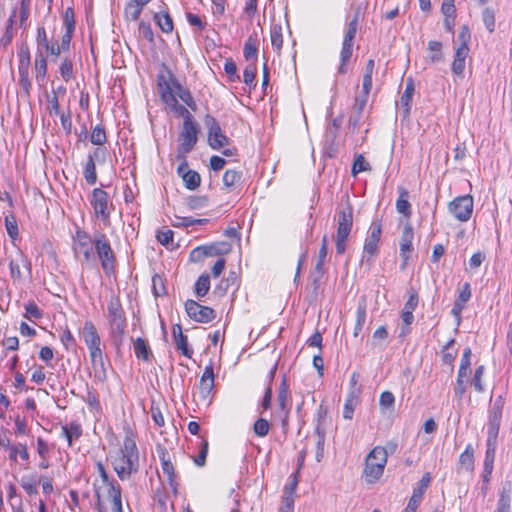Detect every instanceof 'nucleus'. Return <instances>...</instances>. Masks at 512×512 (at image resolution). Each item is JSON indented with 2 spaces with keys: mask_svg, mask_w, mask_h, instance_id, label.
Segmentation results:
<instances>
[{
  "mask_svg": "<svg viewBox=\"0 0 512 512\" xmlns=\"http://www.w3.org/2000/svg\"><path fill=\"white\" fill-rule=\"evenodd\" d=\"M8 460L11 465H17L20 462L28 464L30 462V452L25 443H15L8 452Z\"/></svg>",
  "mask_w": 512,
  "mask_h": 512,
  "instance_id": "obj_25",
  "label": "nucleus"
},
{
  "mask_svg": "<svg viewBox=\"0 0 512 512\" xmlns=\"http://www.w3.org/2000/svg\"><path fill=\"white\" fill-rule=\"evenodd\" d=\"M95 252L104 274L108 277L115 274L116 255L106 234H95Z\"/></svg>",
  "mask_w": 512,
  "mask_h": 512,
  "instance_id": "obj_10",
  "label": "nucleus"
},
{
  "mask_svg": "<svg viewBox=\"0 0 512 512\" xmlns=\"http://www.w3.org/2000/svg\"><path fill=\"white\" fill-rule=\"evenodd\" d=\"M208 248L211 252V256H217L228 254L231 251L232 246L228 242L221 241L208 245Z\"/></svg>",
  "mask_w": 512,
  "mask_h": 512,
  "instance_id": "obj_60",
  "label": "nucleus"
},
{
  "mask_svg": "<svg viewBox=\"0 0 512 512\" xmlns=\"http://www.w3.org/2000/svg\"><path fill=\"white\" fill-rule=\"evenodd\" d=\"M367 311H366V302L363 300L358 304L357 310H356V319L355 324L353 328V336L355 338H358L362 332V329L364 327L365 321H366Z\"/></svg>",
  "mask_w": 512,
  "mask_h": 512,
  "instance_id": "obj_41",
  "label": "nucleus"
},
{
  "mask_svg": "<svg viewBox=\"0 0 512 512\" xmlns=\"http://www.w3.org/2000/svg\"><path fill=\"white\" fill-rule=\"evenodd\" d=\"M85 402L90 412L99 413L101 410V404L99 396L95 389H88L85 396Z\"/></svg>",
  "mask_w": 512,
  "mask_h": 512,
  "instance_id": "obj_51",
  "label": "nucleus"
},
{
  "mask_svg": "<svg viewBox=\"0 0 512 512\" xmlns=\"http://www.w3.org/2000/svg\"><path fill=\"white\" fill-rule=\"evenodd\" d=\"M95 236L82 228H77L72 238V250L75 257L80 258L82 265L89 264L94 260Z\"/></svg>",
  "mask_w": 512,
  "mask_h": 512,
  "instance_id": "obj_12",
  "label": "nucleus"
},
{
  "mask_svg": "<svg viewBox=\"0 0 512 512\" xmlns=\"http://www.w3.org/2000/svg\"><path fill=\"white\" fill-rule=\"evenodd\" d=\"M82 433V425L78 421H71L61 426L60 437L65 438L68 447H72L74 442L80 439Z\"/></svg>",
  "mask_w": 512,
  "mask_h": 512,
  "instance_id": "obj_26",
  "label": "nucleus"
},
{
  "mask_svg": "<svg viewBox=\"0 0 512 512\" xmlns=\"http://www.w3.org/2000/svg\"><path fill=\"white\" fill-rule=\"evenodd\" d=\"M210 254L208 245L198 246L190 252L189 259L192 262H200L205 257L211 256Z\"/></svg>",
  "mask_w": 512,
  "mask_h": 512,
  "instance_id": "obj_63",
  "label": "nucleus"
},
{
  "mask_svg": "<svg viewBox=\"0 0 512 512\" xmlns=\"http://www.w3.org/2000/svg\"><path fill=\"white\" fill-rule=\"evenodd\" d=\"M504 398L502 396H498L489 410L488 415V429H487V437L488 438H496L498 439L502 414L504 409Z\"/></svg>",
  "mask_w": 512,
  "mask_h": 512,
  "instance_id": "obj_16",
  "label": "nucleus"
},
{
  "mask_svg": "<svg viewBox=\"0 0 512 512\" xmlns=\"http://www.w3.org/2000/svg\"><path fill=\"white\" fill-rule=\"evenodd\" d=\"M258 45V36L254 32L248 36L243 48V56L248 63H257Z\"/></svg>",
  "mask_w": 512,
  "mask_h": 512,
  "instance_id": "obj_32",
  "label": "nucleus"
},
{
  "mask_svg": "<svg viewBox=\"0 0 512 512\" xmlns=\"http://www.w3.org/2000/svg\"><path fill=\"white\" fill-rule=\"evenodd\" d=\"M96 468L98 477L93 481V491L97 512H124L120 484L109 476L101 461L96 463Z\"/></svg>",
  "mask_w": 512,
  "mask_h": 512,
  "instance_id": "obj_2",
  "label": "nucleus"
},
{
  "mask_svg": "<svg viewBox=\"0 0 512 512\" xmlns=\"http://www.w3.org/2000/svg\"><path fill=\"white\" fill-rule=\"evenodd\" d=\"M90 141L97 146H102L107 142L106 131L103 125L98 124L92 129Z\"/></svg>",
  "mask_w": 512,
  "mask_h": 512,
  "instance_id": "obj_53",
  "label": "nucleus"
},
{
  "mask_svg": "<svg viewBox=\"0 0 512 512\" xmlns=\"http://www.w3.org/2000/svg\"><path fill=\"white\" fill-rule=\"evenodd\" d=\"M31 370H32L31 381L37 385L43 384L46 379V371H45L44 366H42L40 364H34L31 367Z\"/></svg>",
  "mask_w": 512,
  "mask_h": 512,
  "instance_id": "obj_62",
  "label": "nucleus"
},
{
  "mask_svg": "<svg viewBox=\"0 0 512 512\" xmlns=\"http://www.w3.org/2000/svg\"><path fill=\"white\" fill-rule=\"evenodd\" d=\"M243 173L238 169H228L224 172L222 183L228 192H234L241 187Z\"/></svg>",
  "mask_w": 512,
  "mask_h": 512,
  "instance_id": "obj_28",
  "label": "nucleus"
},
{
  "mask_svg": "<svg viewBox=\"0 0 512 512\" xmlns=\"http://www.w3.org/2000/svg\"><path fill=\"white\" fill-rule=\"evenodd\" d=\"M379 242L365 238L363 251L361 255V263L371 266L379 254Z\"/></svg>",
  "mask_w": 512,
  "mask_h": 512,
  "instance_id": "obj_31",
  "label": "nucleus"
},
{
  "mask_svg": "<svg viewBox=\"0 0 512 512\" xmlns=\"http://www.w3.org/2000/svg\"><path fill=\"white\" fill-rule=\"evenodd\" d=\"M270 41L273 50L277 55H281V50L284 43L283 27L280 23H272L270 26Z\"/></svg>",
  "mask_w": 512,
  "mask_h": 512,
  "instance_id": "obj_37",
  "label": "nucleus"
},
{
  "mask_svg": "<svg viewBox=\"0 0 512 512\" xmlns=\"http://www.w3.org/2000/svg\"><path fill=\"white\" fill-rule=\"evenodd\" d=\"M159 458L161 462V469L163 474L167 477L168 483L172 488L174 495L178 493V482L177 476L175 473L174 465L170 460L169 454L166 450H161L159 452Z\"/></svg>",
  "mask_w": 512,
  "mask_h": 512,
  "instance_id": "obj_23",
  "label": "nucleus"
},
{
  "mask_svg": "<svg viewBox=\"0 0 512 512\" xmlns=\"http://www.w3.org/2000/svg\"><path fill=\"white\" fill-rule=\"evenodd\" d=\"M413 239H414V231L411 225L407 224L404 226L400 238V257L401 264L400 268L402 270L406 269L408 262L411 258V253L413 251Z\"/></svg>",
  "mask_w": 512,
  "mask_h": 512,
  "instance_id": "obj_18",
  "label": "nucleus"
},
{
  "mask_svg": "<svg viewBox=\"0 0 512 512\" xmlns=\"http://www.w3.org/2000/svg\"><path fill=\"white\" fill-rule=\"evenodd\" d=\"M473 207L471 195L458 196L449 203V211L460 222H466L471 218Z\"/></svg>",
  "mask_w": 512,
  "mask_h": 512,
  "instance_id": "obj_15",
  "label": "nucleus"
},
{
  "mask_svg": "<svg viewBox=\"0 0 512 512\" xmlns=\"http://www.w3.org/2000/svg\"><path fill=\"white\" fill-rule=\"evenodd\" d=\"M353 228V206L349 201L347 205L337 212V230L335 235V250L338 255H343L347 249Z\"/></svg>",
  "mask_w": 512,
  "mask_h": 512,
  "instance_id": "obj_6",
  "label": "nucleus"
},
{
  "mask_svg": "<svg viewBox=\"0 0 512 512\" xmlns=\"http://www.w3.org/2000/svg\"><path fill=\"white\" fill-rule=\"evenodd\" d=\"M471 355H472L471 348H469V347L465 348V350L462 354V357H461V361H460V365H459V369H458V373H457V374H460V377H468L469 376L470 366H471Z\"/></svg>",
  "mask_w": 512,
  "mask_h": 512,
  "instance_id": "obj_52",
  "label": "nucleus"
},
{
  "mask_svg": "<svg viewBox=\"0 0 512 512\" xmlns=\"http://www.w3.org/2000/svg\"><path fill=\"white\" fill-rule=\"evenodd\" d=\"M496 446H497V439L487 437L486 452H485V459H484V472L488 476H490L493 471L494 460H495V455H496Z\"/></svg>",
  "mask_w": 512,
  "mask_h": 512,
  "instance_id": "obj_35",
  "label": "nucleus"
},
{
  "mask_svg": "<svg viewBox=\"0 0 512 512\" xmlns=\"http://www.w3.org/2000/svg\"><path fill=\"white\" fill-rule=\"evenodd\" d=\"M206 125L208 127V143L214 150H220L229 143L228 137L223 133L216 119L210 115L206 116Z\"/></svg>",
  "mask_w": 512,
  "mask_h": 512,
  "instance_id": "obj_17",
  "label": "nucleus"
},
{
  "mask_svg": "<svg viewBox=\"0 0 512 512\" xmlns=\"http://www.w3.org/2000/svg\"><path fill=\"white\" fill-rule=\"evenodd\" d=\"M475 469L474 449L471 444H468L464 451L460 454L458 459V471L473 473Z\"/></svg>",
  "mask_w": 512,
  "mask_h": 512,
  "instance_id": "obj_30",
  "label": "nucleus"
},
{
  "mask_svg": "<svg viewBox=\"0 0 512 512\" xmlns=\"http://www.w3.org/2000/svg\"><path fill=\"white\" fill-rule=\"evenodd\" d=\"M368 97L369 96L360 94L359 96L355 97V99H354V103L352 106V112H351V115L348 120V127H349V129L352 130V132H355L359 127V124L363 117L364 108L368 101Z\"/></svg>",
  "mask_w": 512,
  "mask_h": 512,
  "instance_id": "obj_24",
  "label": "nucleus"
},
{
  "mask_svg": "<svg viewBox=\"0 0 512 512\" xmlns=\"http://www.w3.org/2000/svg\"><path fill=\"white\" fill-rule=\"evenodd\" d=\"M469 53V46L459 45L455 50L454 60L452 62V72L461 75L465 69L466 58Z\"/></svg>",
  "mask_w": 512,
  "mask_h": 512,
  "instance_id": "obj_33",
  "label": "nucleus"
},
{
  "mask_svg": "<svg viewBox=\"0 0 512 512\" xmlns=\"http://www.w3.org/2000/svg\"><path fill=\"white\" fill-rule=\"evenodd\" d=\"M214 367L210 363L204 367L196 391L193 393V400L198 407H209L214 398Z\"/></svg>",
  "mask_w": 512,
  "mask_h": 512,
  "instance_id": "obj_8",
  "label": "nucleus"
},
{
  "mask_svg": "<svg viewBox=\"0 0 512 512\" xmlns=\"http://www.w3.org/2000/svg\"><path fill=\"white\" fill-rule=\"evenodd\" d=\"M482 20L487 30L492 33L495 30V13L491 8H485L482 12Z\"/></svg>",
  "mask_w": 512,
  "mask_h": 512,
  "instance_id": "obj_64",
  "label": "nucleus"
},
{
  "mask_svg": "<svg viewBox=\"0 0 512 512\" xmlns=\"http://www.w3.org/2000/svg\"><path fill=\"white\" fill-rule=\"evenodd\" d=\"M210 277L207 273L201 274L194 284V294L198 299L205 297L210 290Z\"/></svg>",
  "mask_w": 512,
  "mask_h": 512,
  "instance_id": "obj_43",
  "label": "nucleus"
},
{
  "mask_svg": "<svg viewBox=\"0 0 512 512\" xmlns=\"http://www.w3.org/2000/svg\"><path fill=\"white\" fill-rule=\"evenodd\" d=\"M257 63H248L243 71V82L250 88L255 89L257 82Z\"/></svg>",
  "mask_w": 512,
  "mask_h": 512,
  "instance_id": "obj_48",
  "label": "nucleus"
},
{
  "mask_svg": "<svg viewBox=\"0 0 512 512\" xmlns=\"http://www.w3.org/2000/svg\"><path fill=\"white\" fill-rule=\"evenodd\" d=\"M277 404L280 409L279 417L281 419L282 426L287 427L291 404L289 401V388L285 379L282 380L278 388Z\"/></svg>",
  "mask_w": 512,
  "mask_h": 512,
  "instance_id": "obj_21",
  "label": "nucleus"
},
{
  "mask_svg": "<svg viewBox=\"0 0 512 512\" xmlns=\"http://www.w3.org/2000/svg\"><path fill=\"white\" fill-rule=\"evenodd\" d=\"M428 50L430 52V61L439 62L442 60V43L440 41L432 40L428 42Z\"/></svg>",
  "mask_w": 512,
  "mask_h": 512,
  "instance_id": "obj_59",
  "label": "nucleus"
},
{
  "mask_svg": "<svg viewBox=\"0 0 512 512\" xmlns=\"http://www.w3.org/2000/svg\"><path fill=\"white\" fill-rule=\"evenodd\" d=\"M36 452L39 457L38 468L40 470L48 469L51 466L52 449L49 443L42 437H38L36 440Z\"/></svg>",
  "mask_w": 512,
  "mask_h": 512,
  "instance_id": "obj_27",
  "label": "nucleus"
},
{
  "mask_svg": "<svg viewBox=\"0 0 512 512\" xmlns=\"http://www.w3.org/2000/svg\"><path fill=\"white\" fill-rule=\"evenodd\" d=\"M20 486L30 497L38 494L39 481L34 475L23 476L20 481Z\"/></svg>",
  "mask_w": 512,
  "mask_h": 512,
  "instance_id": "obj_46",
  "label": "nucleus"
},
{
  "mask_svg": "<svg viewBox=\"0 0 512 512\" xmlns=\"http://www.w3.org/2000/svg\"><path fill=\"white\" fill-rule=\"evenodd\" d=\"M359 14L360 12L357 10L353 19L348 23V27L342 43L353 45L358 30Z\"/></svg>",
  "mask_w": 512,
  "mask_h": 512,
  "instance_id": "obj_49",
  "label": "nucleus"
},
{
  "mask_svg": "<svg viewBox=\"0 0 512 512\" xmlns=\"http://www.w3.org/2000/svg\"><path fill=\"white\" fill-rule=\"evenodd\" d=\"M388 453L385 447H374L365 458L363 477L368 484L378 481L387 464Z\"/></svg>",
  "mask_w": 512,
  "mask_h": 512,
  "instance_id": "obj_7",
  "label": "nucleus"
},
{
  "mask_svg": "<svg viewBox=\"0 0 512 512\" xmlns=\"http://www.w3.org/2000/svg\"><path fill=\"white\" fill-rule=\"evenodd\" d=\"M371 166L370 164L365 160L364 156L362 154H358L353 162L351 173L353 176H356L357 174L361 172L370 171Z\"/></svg>",
  "mask_w": 512,
  "mask_h": 512,
  "instance_id": "obj_57",
  "label": "nucleus"
},
{
  "mask_svg": "<svg viewBox=\"0 0 512 512\" xmlns=\"http://www.w3.org/2000/svg\"><path fill=\"white\" fill-rule=\"evenodd\" d=\"M9 269L11 278L20 281L23 278L22 269L31 274V262L21 250H17L10 259Z\"/></svg>",
  "mask_w": 512,
  "mask_h": 512,
  "instance_id": "obj_19",
  "label": "nucleus"
},
{
  "mask_svg": "<svg viewBox=\"0 0 512 512\" xmlns=\"http://www.w3.org/2000/svg\"><path fill=\"white\" fill-rule=\"evenodd\" d=\"M155 237L161 245L169 250H173L177 247L174 243V232L167 227L157 230Z\"/></svg>",
  "mask_w": 512,
  "mask_h": 512,
  "instance_id": "obj_42",
  "label": "nucleus"
},
{
  "mask_svg": "<svg viewBox=\"0 0 512 512\" xmlns=\"http://www.w3.org/2000/svg\"><path fill=\"white\" fill-rule=\"evenodd\" d=\"M111 465L120 480H127L139 469V452L136 445V434L125 427L123 444L110 454Z\"/></svg>",
  "mask_w": 512,
  "mask_h": 512,
  "instance_id": "obj_3",
  "label": "nucleus"
},
{
  "mask_svg": "<svg viewBox=\"0 0 512 512\" xmlns=\"http://www.w3.org/2000/svg\"><path fill=\"white\" fill-rule=\"evenodd\" d=\"M133 349L138 360L145 363H151L154 356L148 341L142 337H138L133 341Z\"/></svg>",
  "mask_w": 512,
  "mask_h": 512,
  "instance_id": "obj_29",
  "label": "nucleus"
},
{
  "mask_svg": "<svg viewBox=\"0 0 512 512\" xmlns=\"http://www.w3.org/2000/svg\"><path fill=\"white\" fill-rule=\"evenodd\" d=\"M152 0H131L129 1L124 9L125 18L130 21H136L139 19L141 12L145 5L150 3Z\"/></svg>",
  "mask_w": 512,
  "mask_h": 512,
  "instance_id": "obj_34",
  "label": "nucleus"
},
{
  "mask_svg": "<svg viewBox=\"0 0 512 512\" xmlns=\"http://www.w3.org/2000/svg\"><path fill=\"white\" fill-rule=\"evenodd\" d=\"M23 317L31 322H36L43 317V312L34 301H29L24 306Z\"/></svg>",
  "mask_w": 512,
  "mask_h": 512,
  "instance_id": "obj_47",
  "label": "nucleus"
},
{
  "mask_svg": "<svg viewBox=\"0 0 512 512\" xmlns=\"http://www.w3.org/2000/svg\"><path fill=\"white\" fill-rule=\"evenodd\" d=\"M223 68H224V72L227 75L228 81H230V82H239L240 81V76L237 73L236 63L231 57L225 59Z\"/></svg>",
  "mask_w": 512,
  "mask_h": 512,
  "instance_id": "obj_55",
  "label": "nucleus"
},
{
  "mask_svg": "<svg viewBox=\"0 0 512 512\" xmlns=\"http://www.w3.org/2000/svg\"><path fill=\"white\" fill-rule=\"evenodd\" d=\"M358 404V396L354 392H350L346 397L343 407V417L351 420L354 415L355 408Z\"/></svg>",
  "mask_w": 512,
  "mask_h": 512,
  "instance_id": "obj_50",
  "label": "nucleus"
},
{
  "mask_svg": "<svg viewBox=\"0 0 512 512\" xmlns=\"http://www.w3.org/2000/svg\"><path fill=\"white\" fill-rule=\"evenodd\" d=\"M180 160V164L177 168V174L184 182V186L188 190H195L201 184V177L198 172L188 169V162L186 158H177Z\"/></svg>",
  "mask_w": 512,
  "mask_h": 512,
  "instance_id": "obj_20",
  "label": "nucleus"
},
{
  "mask_svg": "<svg viewBox=\"0 0 512 512\" xmlns=\"http://www.w3.org/2000/svg\"><path fill=\"white\" fill-rule=\"evenodd\" d=\"M153 19L163 33L169 34L173 31V19L167 10L155 13Z\"/></svg>",
  "mask_w": 512,
  "mask_h": 512,
  "instance_id": "obj_38",
  "label": "nucleus"
},
{
  "mask_svg": "<svg viewBox=\"0 0 512 512\" xmlns=\"http://www.w3.org/2000/svg\"><path fill=\"white\" fill-rule=\"evenodd\" d=\"M107 318L109 336L116 347L123 344L127 328V319L121 300L118 296H111L107 304Z\"/></svg>",
  "mask_w": 512,
  "mask_h": 512,
  "instance_id": "obj_5",
  "label": "nucleus"
},
{
  "mask_svg": "<svg viewBox=\"0 0 512 512\" xmlns=\"http://www.w3.org/2000/svg\"><path fill=\"white\" fill-rule=\"evenodd\" d=\"M172 337L176 349L186 358L191 359L194 354L193 348L188 343V337L184 334L182 325L176 323L172 326Z\"/></svg>",
  "mask_w": 512,
  "mask_h": 512,
  "instance_id": "obj_22",
  "label": "nucleus"
},
{
  "mask_svg": "<svg viewBox=\"0 0 512 512\" xmlns=\"http://www.w3.org/2000/svg\"><path fill=\"white\" fill-rule=\"evenodd\" d=\"M62 51L58 41H51L44 49H37L34 56L33 72L35 81L39 86L42 87L47 82L48 64L45 53L46 55L58 57Z\"/></svg>",
  "mask_w": 512,
  "mask_h": 512,
  "instance_id": "obj_9",
  "label": "nucleus"
},
{
  "mask_svg": "<svg viewBox=\"0 0 512 512\" xmlns=\"http://www.w3.org/2000/svg\"><path fill=\"white\" fill-rule=\"evenodd\" d=\"M511 506V485L508 483L503 486L499 492L497 507L495 512H510Z\"/></svg>",
  "mask_w": 512,
  "mask_h": 512,
  "instance_id": "obj_39",
  "label": "nucleus"
},
{
  "mask_svg": "<svg viewBox=\"0 0 512 512\" xmlns=\"http://www.w3.org/2000/svg\"><path fill=\"white\" fill-rule=\"evenodd\" d=\"M83 175L88 185H94L97 182L96 165L92 155H89L84 165Z\"/></svg>",
  "mask_w": 512,
  "mask_h": 512,
  "instance_id": "obj_45",
  "label": "nucleus"
},
{
  "mask_svg": "<svg viewBox=\"0 0 512 512\" xmlns=\"http://www.w3.org/2000/svg\"><path fill=\"white\" fill-rule=\"evenodd\" d=\"M398 198L396 200V210L406 218L412 215L411 204L409 202V192L403 187L398 188Z\"/></svg>",
  "mask_w": 512,
  "mask_h": 512,
  "instance_id": "obj_36",
  "label": "nucleus"
},
{
  "mask_svg": "<svg viewBox=\"0 0 512 512\" xmlns=\"http://www.w3.org/2000/svg\"><path fill=\"white\" fill-rule=\"evenodd\" d=\"M414 91V81L412 78H408L405 89L400 98L401 105L404 107L406 113L410 112Z\"/></svg>",
  "mask_w": 512,
  "mask_h": 512,
  "instance_id": "obj_44",
  "label": "nucleus"
},
{
  "mask_svg": "<svg viewBox=\"0 0 512 512\" xmlns=\"http://www.w3.org/2000/svg\"><path fill=\"white\" fill-rule=\"evenodd\" d=\"M327 254H328V240H327V236H323L322 241H321V246H320V249L318 252V260L315 265V269L320 273V275L323 274V266H324Z\"/></svg>",
  "mask_w": 512,
  "mask_h": 512,
  "instance_id": "obj_56",
  "label": "nucleus"
},
{
  "mask_svg": "<svg viewBox=\"0 0 512 512\" xmlns=\"http://www.w3.org/2000/svg\"><path fill=\"white\" fill-rule=\"evenodd\" d=\"M19 85L27 95L32 89L30 79L31 54L27 43L21 44L17 50Z\"/></svg>",
  "mask_w": 512,
  "mask_h": 512,
  "instance_id": "obj_13",
  "label": "nucleus"
},
{
  "mask_svg": "<svg viewBox=\"0 0 512 512\" xmlns=\"http://www.w3.org/2000/svg\"><path fill=\"white\" fill-rule=\"evenodd\" d=\"M353 54V45L342 43V48L340 51V63L338 66L339 74H346L348 72V66L351 61Z\"/></svg>",
  "mask_w": 512,
  "mask_h": 512,
  "instance_id": "obj_40",
  "label": "nucleus"
},
{
  "mask_svg": "<svg viewBox=\"0 0 512 512\" xmlns=\"http://www.w3.org/2000/svg\"><path fill=\"white\" fill-rule=\"evenodd\" d=\"M395 397L390 391H383L379 397V406L382 411H390L394 408Z\"/></svg>",
  "mask_w": 512,
  "mask_h": 512,
  "instance_id": "obj_58",
  "label": "nucleus"
},
{
  "mask_svg": "<svg viewBox=\"0 0 512 512\" xmlns=\"http://www.w3.org/2000/svg\"><path fill=\"white\" fill-rule=\"evenodd\" d=\"M270 430V423L265 418H258L253 424V432L258 437H265Z\"/></svg>",
  "mask_w": 512,
  "mask_h": 512,
  "instance_id": "obj_61",
  "label": "nucleus"
},
{
  "mask_svg": "<svg viewBox=\"0 0 512 512\" xmlns=\"http://www.w3.org/2000/svg\"><path fill=\"white\" fill-rule=\"evenodd\" d=\"M59 73L65 82H69L71 79H73V62L71 59L67 57L62 59L59 66Z\"/></svg>",
  "mask_w": 512,
  "mask_h": 512,
  "instance_id": "obj_54",
  "label": "nucleus"
},
{
  "mask_svg": "<svg viewBox=\"0 0 512 512\" xmlns=\"http://www.w3.org/2000/svg\"><path fill=\"white\" fill-rule=\"evenodd\" d=\"M157 87L165 110L183 118L178 135L177 158H186L198 141L199 125L189 111L197 110L196 101L169 69L157 75Z\"/></svg>",
  "mask_w": 512,
  "mask_h": 512,
  "instance_id": "obj_1",
  "label": "nucleus"
},
{
  "mask_svg": "<svg viewBox=\"0 0 512 512\" xmlns=\"http://www.w3.org/2000/svg\"><path fill=\"white\" fill-rule=\"evenodd\" d=\"M81 336L89 351V357L94 369L95 377L100 381H104L106 379L104 345L102 344L101 337L92 321L88 320L84 322Z\"/></svg>",
  "mask_w": 512,
  "mask_h": 512,
  "instance_id": "obj_4",
  "label": "nucleus"
},
{
  "mask_svg": "<svg viewBox=\"0 0 512 512\" xmlns=\"http://www.w3.org/2000/svg\"><path fill=\"white\" fill-rule=\"evenodd\" d=\"M184 309L187 316L197 323L207 324L216 318V311L209 307L198 303L195 300L188 299L184 303Z\"/></svg>",
  "mask_w": 512,
  "mask_h": 512,
  "instance_id": "obj_14",
  "label": "nucleus"
},
{
  "mask_svg": "<svg viewBox=\"0 0 512 512\" xmlns=\"http://www.w3.org/2000/svg\"><path fill=\"white\" fill-rule=\"evenodd\" d=\"M94 217L103 222L105 227L111 225V214L114 210L109 194L102 188H94L89 199Z\"/></svg>",
  "mask_w": 512,
  "mask_h": 512,
  "instance_id": "obj_11",
  "label": "nucleus"
}]
</instances>
